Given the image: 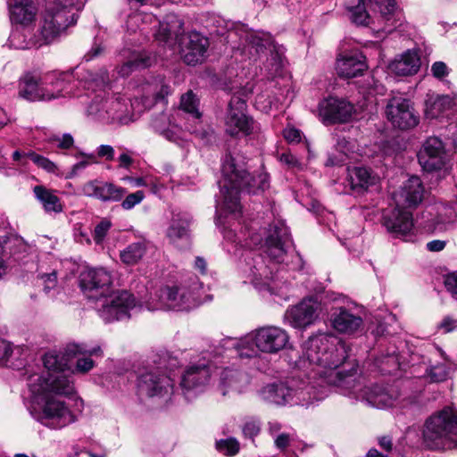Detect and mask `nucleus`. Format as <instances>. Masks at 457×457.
Returning <instances> with one entry per match:
<instances>
[{
	"label": "nucleus",
	"mask_w": 457,
	"mask_h": 457,
	"mask_svg": "<svg viewBox=\"0 0 457 457\" xmlns=\"http://www.w3.org/2000/svg\"><path fill=\"white\" fill-rule=\"evenodd\" d=\"M71 79L72 74L69 72H52L45 75L43 77L45 95H50L46 96L45 101L75 95L72 91Z\"/></svg>",
	"instance_id": "25"
},
{
	"label": "nucleus",
	"mask_w": 457,
	"mask_h": 457,
	"mask_svg": "<svg viewBox=\"0 0 457 457\" xmlns=\"http://www.w3.org/2000/svg\"><path fill=\"white\" fill-rule=\"evenodd\" d=\"M47 142L55 145L61 150H70L74 145V138L70 133L50 135Z\"/></svg>",
	"instance_id": "50"
},
{
	"label": "nucleus",
	"mask_w": 457,
	"mask_h": 457,
	"mask_svg": "<svg viewBox=\"0 0 457 457\" xmlns=\"http://www.w3.org/2000/svg\"><path fill=\"white\" fill-rule=\"evenodd\" d=\"M383 224L388 232L396 237L409 234L413 228L412 213L404 207L395 205L383 215Z\"/></svg>",
	"instance_id": "24"
},
{
	"label": "nucleus",
	"mask_w": 457,
	"mask_h": 457,
	"mask_svg": "<svg viewBox=\"0 0 457 457\" xmlns=\"http://www.w3.org/2000/svg\"><path fill=\"white\" fill-rule=\"evenodd\" d=\"M201 289L202 284L194 277L189 281L162 287L155 298L145 303V307L148 311H187L200 303Z\"/></svg>",
	"instance_id": "5"
},
{
	"label": "nucleus",
	"mask_w": 457,
	"mask_h": 457,
	"mask_svg": "<svg viewBox=\"0 0 457 457\" xmlns=\"http://www.w3.org/2000/svg\"><path fill=\"white\" fill-rule=\"evenodd\" d=\"M417 156L422 169L428 172L442 170L449 161L445 144L437 137L426 139Z\"/></svg>",
	"instance_id": "18"
},
{
	"label": "nucleus",
	"mask_w": 457,
	"mask_h": 457,
	"mask_svg": "<svg viewBox=\"0 0 457 457\" xmlns=\"http://www.w3.org/2000/svg\"><path fill=\"white\" fill-rule=\"evenodd\" d=\"M181 132L180 128L177 124L171 125L165 131L162 133V135L166 137L168 140L172 142H177L179 138V134Z\"/></svg>",
	"instance_id": "63"
},
{
	"label": "nucleus",
	"mask_w": 457,
	"mask_h": 457,
	"mask_svg": "<svg viewBox=\"0 0 457 457\" xmlns=\"http://www.w3.org/2000/svg\"><path fill=\"white\" fill-rule=\"evenodd\" d=\"M88 87L91 84H95L96 87H104L109 83L108 73L105 70H101L98 73H93L92 71H87L86 74L81 78Z\"/></svg>",
	"instance_id": "51"
},
{
	"label": "nucleus",
	"mask_w": 457,
	"mask_h": 457,
	"mask_svg": "<svg viewBox=\"0 0 457 457\" xmlns=\"http://www.w3.org/2000/svg\"><path fill=\"white\" fill-rule=\"evenodd\" d=\"M101 182L91 180L84 184L81 187V193L88 197L98 198Z\"/></svg>",
	"instance_id": "59"
},
{
	"label": "nucleus",
	"mask_w": 457,
	"mask_h": 457,
	"mask_svg": "<svg viewBox=\"0 0 457 457\" xmlns=\"http://www.w3.org/2000/svg\"><path fill=\"white\" fill-rule=\"evenodd\" d=\"M145 197L144 191L137 190L134 193L129 194L121 202L122 209L129 211L136 205L139 204Z\"/></svg>",
	"instance_id": "54"
},
{
	"label": "nucleus",
	"mask_w": 457,
	"mask_h": 457,
	"mask_svg": "<svg viewBox=\"0 0 457 457\" xmlns=\"http://www.w3.org/2000/svg\"><path fill=\"white\" fill-rule=\"evenodd\" d=\"M358 4L356 6L349 7V12H351V20L353 23L357 25H364L367 26L370 22V16L365 10L362 0H357Z\"/></svg>",
	"instance_id": "48"
},
{
	"label": "nucleus",
	"mask_w": 457,
	"mask_h": 457,
	"mask_svg": "<svg viewBox=\"0 0 457 457\" xmlns=\"http://www.w3.org/2000/svg\"><path fill=\"white\" fill-rule=\"evenodd\" d=\"M80 155L83 156L85 159L75 163L71 167L70 172L66 176L67 179H71L78 176L82 170L86 169L89 165L90 161L95 162V156L93 154H80Z\"/></svg>",
	"instance_id": "56"
},
{
	"label": "nucleus",
	"mask_w": 457,
	"mask_h": 457,
	"mask_svg": "<svg viewBox=\"0 0 457 457\" xmlns=\"http://www.w3.org/2000/svg\"><path fill=\"white\" fill-rule=\"evenodd\" d=\"M87 0H55L42 13L39 31L42 44H48L75 25Z\"/></svg>",
	"instance_id": "4"
},
{
	"label": "nucleus",
	"mask_w": 457,
	"mask_h": 457,
	"mask_svg": "<svg viewBox=\"0 0 457 457\" xmlns=\"http://www.w3.org/2000/svg\"><path fill=\"white\" fill-rule=\"evenodd\" d=\"M326 395L325 392L317 389L309 382L298 383L294 378L287 383L267 385L260 391L263 401L277 405L293 403L308 406L314 401L322 400Z\"/></svg>",
	"instance_id": "6"
},
{
	"label": "nucleus",
	"mask_w": 457,
	"mask_h": 457,
	"mask_svg": "<svg viewBox=\"0 0 457 457\" xmlns=\"http://www.w3.org/2000/svg\"><path fill=\"white\" fill-rule=\"evenodd\" d=\"M276 265L270 261L267 263L263 255L248 253L242 267V272L246 279L256 287H269L274 277Z\"/></svg>",
	"instance_id": "16"
},
{
	"label": "nucleus",
	"mask_w": 457,
	"mask_h": 457,
	"mask_svg": "<svg viewBox=\"0 0 457 457\" xmlns=\"http://www.w3.org/2000/svg\"><path fill=\"white\" fill-rule=\"evenodd\" d=\"M453 104L454 100L449 96H430L426 100L425 116L431 120L447 116Z\"/></svg>",
	"instance_id": "37"
},
{
	"label": "nucleus",
	"mask_w": 457,
	"mask_h": 457,
	"mask_svg": "<svg viewBox=\"0 0 457 457\" xmlns=\"http://www.w3.org/2000/svg\"><path fill=\"white\" fill-rule=\"evenodd\" d=\"M303 357L310 365H317L316 373L328 385L339 386L343 381L342 355L326 336L309 337L303 346Z\"/></svg>",
	"instance_id": "3"
},
{
	"label": "nucleus",
	"mask_w": 457,
	"mask_h": 457,
	"mask_svg": "<svg viewBox=\"0 0 457 457\" xmlns=\"http://www.w3.org/2000/svg\"><path fill=\"white\" fill-rule=\"evenodd\" d=\"M215 449L224 456L233 457L240 451V443L235 437H227L216 440Z\"/></svg>",
	"instance_id": "46"
},
{
	"label": "nucleus",
	"mask_w": 457,
	"mask_h": 457,
	"mask_svg": "<svg viewBox=\"0 0 457 457\" xmlns=\"http://www.w3.org/2000/svg\"><path fill=\"white\" fill-rule=\"evenodd\" d=\"M246 102L238 96H233L228 103L225 120L226 131L231 136L245 135L253 130V120L246 113Z\"/></svg>",
	"instance_id": "19"
},
{
	"label": "nucleus",
	"mask_w": 457,
	"mask_h": 457,
	"mask_svg": "<svg viewBox=\"0 0 457 457\" xmlns=\"http://www.w3.org/2000/svg\"><path fill=\"white\" fill-rule=\"evenodd\" d=\"M357 87L360 88H367L372 90L377 94H383L384 86L374 78L373 75L368 74L366 77L361 79H358L354 82Z\"/></svg>",
	"instance_id": "52"
},
{
	"label": "nucleus",
	"mask_w": 457,
	"mask_h": 457,
	"mask_svg": "<svg viewBox=\"0 0 457 457\" xmlns=\"http://www.w3.org/2000/svg\"><path fill=\"white\" fill-rule=\"evenodd\" d=\"M98 97L89 106L90 114L110 123L128 124L132 120L131 104L129 99L120 95L100 100Z\"/></svg>",
	"instance_id": "12"
},
{
	"label": "nucleus",
	"mask_w": 457,
	"mask_h": 457,
	"mask_svg": "<svg viewBox=\"0 0 457 457\" xmlns=\"http://www.w3.org/2000/svg\"><path fill=\"white\" fill-rule=\"evenodd\" d=\"M171 389V379L157 370L144 372L137 378V391L141 397L161 396L169 394Z\"/></svg>",
	"instance_id": "21"
},
{
	"label": "nucleus",
	"mask_w": 457,
	"mask_h": 457,
	"mask_svg": "<svg viewBox=\"0 0 457 457\" xmlns=\"http://www.w3.org/2000/svg\"><path fill=\"white\" fill-rule=\"evenodd\" d=\"M431 73L437 79H443L449 74V68L444 62H435L431 66Z\"/></svg>",
	"instance_id": "60"
},
{
	"label": "nucleus",
	"mask_w": 457,
	"mask_h": 457,
	"mask_svg": "<svg viewBox=\"0 0 457 457\" xmlns=\"http://www.w3.org/2000/svg\"><path fill=\"white\" fill-rule=\"evenodd\" d=\"M424 193L420 179L412 176L393 193L392 198L398 207L415 208L422 202Z\"/></svg>",
	"instance_id": "22"
},
{
	"label": "nucleus",
	"mask_w": 457,
	"mask_h": 457,
	"mask_svg": "<svg viewBox=\"0 0 457 457\" xmlns=\"http://www.w3.org/2000/svg\"><path fill=\"white\" fill-rule=\"evenodd\" d=\"M33 191L37 199L42 204L46 212H60L62 211L60 199L53 191L43 186H36Z\"/></svg>",
	"instance_id": "40"
},
{
	"label": "nucleus",
	"mask_w": 457,
	"mask_h": 457,
	"mask_svg": "<svg viewBox=\"0 0 457 457\" xmlns=\"http://www.w3.org/2000/svg\"><path fill=\"white\" fill-rule=\"evenodd\" d=\"M420 67V59L416 51L408 50L396 57L389 65L390 71L397 76H412Z\"/></svg>",
	"instance_id": "32"
},
{
	"label": "nucleus",
	"mask_w": 457,
	"mask_h": 457,
	"mask_svg": "<svg viewBox=\"0 0 457 457\" xmlns=\"http://www.w3.org/2000/svg\"><path fill=\"white\" fill-rule=\"evenodd\" d=\"M151 65V59L141 54H134L129 60L118 67V73L121 77H127L137 69L146 68Z\"/></svg>",
	"instance_id": "43"
},
{
	"label": "nucleus",
	"mask_w": 457,
	"mask_h": 457,
	"mask_svg": "<svg viewBox=\"0 0 457 457\" xmlns=\"http://www.w3.org/2000/svg\"><path fill=\"white\" fill-rule=\"evenodd\" d=\"M386 117L394 128L406 130L416 127L420 116L410 99L403 94L392 92L386 106Z\"/></svg>",
	"instance_id": "14"
},
{
	"label": "nucleus",
	"mask_w": 457,
	"mask_h": 457,
	"mask_svg": "<svg viewBox=\"0 0 457 457\" xmlns=\"http://www.w3.org/2000/svg\"><path fill=\"white\" fill-rule=\"evenodd\" d=\"M189 222V217L186 213H173L166 231V236L172 244L178 245L180 241H187Z\"/></svg>",
	"instance_id": "35"
},
{
	"label": "nucleus",
	"mask_w": 457,
	"mask_h": 457,
	"mask_svg": "<svg viewBox=\"0 0 457 457\" xmlns=\"http://www.w3.org/2000/svg\"><path fill=\"white\" fill-rule=\"evenodd\" d=\"M242 431L245 437L253 439L261 431V422L258 420L250 419L245 422Z\"/></svg>",
	"instance_id": "55"
},
{
	"label": "nucleus",
	"mask_w": 457,
	"mask_h": 457,
	"mask_svg": "<svg viewBox=\"0 0 457 457\" xmlns=\"http://www.w3.org/2000/svg\"><path fill=\"white\" fill-rule=\"evenodd\" d=\"M444 283L449 292L457 295V272H453L445 276Z\"/></svg>",
	"instance_id": "64"
},
{
	"label": "nucleus",
	"mask_w": 457,
	"mask_h": 457,
	"mask_svg": "<svg viewBox=\"0 0 457 457\" xmlns=\"http://www.w3.org/2000/svg\"><path fill=\"white\" fill-rule=\"evenodd\" d=\"M367 313L362 305L345 296V337H360L366 332Z\"/></svg>",
	"instance_id": "26"
},
{
	"label": "nucleus",
	"mask_w": 457,
	"mask_h": 457,
	"mask_svg": "<svg viewBox=\"0 0 457 457\" xmlns=\"http://www.w3.org/2000/svg\"><path fill=\"white\" fill-rule=\"evenodd\" d=\"M99 316L105 322L122 320L130 317L136 307L135 298L128 291H111L96 302Z\"/></svg>",
	"instance_id": "13"
},
{
	"label": "nucleus",
	"mask_w": 457,
	"mask_h": 457,
	"mask_svg": "<svg viewBox=\"0 0 457 457\" xmlns=\"http://www.w3.org/2000/svg\"><path fill=\"white\" fill-rule=\"evenodd\" d=\"M111 226V221L107 220H103L100 223H98L96 226L94 230V240L97 244H100L104 240Z\"/></svg>",
	"instance_id": "58"
},
{
	"label": "nucleus",
	"mask_w": 457,
	"mask_h": 457,
	"mask_svg": "<svg viewBox=\"0 0 457 457\" xmlns=\"http://www.w3.org/2000/svg\"><path fill=\"white\" fill-rule=\"evenodd\" d=\"M212 372L209 366L197 364L189 366L181 379V387L185 393L194 390H201L211 378Z\"/></svg>",
	"instance_id": "30"
},
{
	"label": "nucleus",
	"mask_w": 457,
	"mask_h": 457,
	"mask_svg": "<svg viewBox=\"0 0 457 457\" xmlns=\"http://www.w3.org/2000/svg\"><path fill=\"white\" fill-rule=\"evenodd\" d=\"M351 187L355 189H367L376 184L378 178L365 167H355L349 170Z\"/></svg>",
	"instance_id": "39"
},
{
	"label": "nucleus",
	"mask_w": 457,
	"mask_h": 457,
	"mask_svg": "<svg viewBox=\"0 0 457 457\" xmlns=\"http://www.w3.org/2000/svg\"><path fill=\"white\" fill-rule=\"evenodd\" d=\"M9 11L12 22L28 25L35 20L37 8L31 0H11Z\"/></svg>",
	"instance_id": "34"
},
{
	"label": "nucleus",
	"mask_w": 457,
	"mask_h": 457,
	"mask_svg": "<svg viewBox=\"0 0 457 457\" xmlns=\"http://www.w3.org/2000/svg\"><path fill=\"white\" fill-rule=\"evenodd\" d=\"M222 179L220 181L221 202L217 200V209L220 208L237 215L241 211L239 195L246 190L255 194L268 187V175L260 173L258 177L250 175L245 163L238 162L232 155H227L222 163Z\"/></svg>",
	"instance_id": "1"
},
{
	"label": "nucleus",
	"mask_w": 457,
	"mask_h": 457,
	"mask_svg": "<svg viewBox=\"0 0 457 457\" xmlns=\"http://www.w3.org/2000/svg\"><path fill=\"white\" fill-rule=\"evenodd\" d=\"M79 285L86 296L96 302L112 291V278L104 269H87L80 273Z\"/></svg>",
	"instance_id": "17"
},
{
	"label": "nucleus",
	"mask_w": 457,
	"mask_h": 457,
	"mask_svg": "<svg viewBox=\"0 0 457 457\" xmlns=\"http://www.w3.org/2000/svg\"><path fill=\"white\" fill-rule=\"evenodd\" d=\"M35 395L37 404L31 414L43 425L61 428L75 421V415L58 396L46 393Z\"/></svg>",
	"instance_id": "9"
},
{
	"label": "nucleus",
	"mask_w": 457,
	"mask_h": 457,
	"mask_svg": "<svg viewBox=\"0 0 457 457\" xmlns=\"http://www.w3.org/2000/svg\"><path fill=\"white\" fill-rule=\"evenodd\" d=\"M173 124L174 122L171 120L170 116L165 112H161L154 117L151 122L153 129L160 134H162Z\"/></svg>",
	"instance_id": "53"
},
{
	"label": "nucleus",
	"mask_w": 457,
	"mask_h": 457,
	"mask_svg": "<svg viewBox=\"0 0 457 457\" xmlns=\"http://www.w3.org/2000/svg\"><path fill=\"white\" fill-rule=\"evenodd\" d=\"M68 356L78 357L73 374H86L95 367V361L91 359L93 355H101L100 346L87 349L83 345L70 344L66 347Z\"/></svg>",
	"instance_id": "29"
},
{
	"label": "nucleus",
	"mask_w": 457,
	"mask_h": 457,
	"mask_svg": "<svg viewBox=\"0 0 457 457\" xmlns=\"http://www.w3.org/2000/svg\"><path fill=\"white\" fill-rule=\"evenodd\" d=\"M345 79L356 78L367 70L365 56L360 52L345 53Z\"/></svg>",
	"instance_id": "38"
},
{
	"label": "nucleus",
	"mask_w": 457,
	"mask_h": 457,
	"mask_svg": "<svg viewBox=\"0 0 457 457\" xmlns=\"http://www.w3.org/2000/svg\"><path fill=\"white\" fill-rule=\"evenodd\" d=\"M341 100L334 96L325 98L319 104L320 116L326 125L341 123L343 120Z\"/></svg>",
	"instance_id": "36"
},
{
	"label": "nucleus",
	"mask_w": 457,
	"mask_h": 457,
	"mask_svg": "<svg viewBox=\"0 0 457 457\" xmlns=\"http://www.w3.org/2000/svg\"><path fill=\"white\" fill-rule=\"evenodd\" d=\"M427 353V355L422 356V364L425 366V372L422 377L429 383L445 381L449 376V367L445 362L434 361L436 356H441L445 360L444 352L438 347L430 346Z\"/></svg>",
	"instance_id": "27"
},
{
	"label": "nucleus",
	"mask_w": 457,
	"mask_h": 457,
	"mask_svg": "<svg viewBox=\"0 0 457 457\" xmlns=\"http://www.w3.org/2000/svg\"><path fill=\"white\" fill-rule=\"evenodd\" d=\"M127 190L112 183L101 182L98 200L103 202H120L123 199Z\"/></svg>",
	"instance_id": "42"
},
{
	"label": "nucleus",
	"mask_w": 457,
	"mask_h": 457,
	"mask_svg": "<svg viewBox=\"0 0 457 457\" xmlns=\"http://www.w3.org/2000/svg\"><path fill=\"white\" fill-rule=\"evenodd\" d=\"M289 337L286 330L276 326L260 328L238 340H233L232 345L240 357L250 358L257 354V351L276 353L285 348Z\"/></svg>",
	"instance_id": "8"
},
{
	"label": "nucleus",
	"mask_w": 457,
	"mask_h": 457,
	"mask_svg": "<svg viewBox=\"0 0 457 457\" xmlns=\"http://www.w3.org/2000/svg\"><path fill=\"white\" fill-rule=\"evenodd\" d=\"M29 388L33 395L54 394L69 395L74 392L73 382L65 370L49 373L46 376H33L30 378Z\"/></svg>",
	"instance_id": "15"
},
{
	"label": "nucleus",
	"mask_w": 457,
	"mask_h": 457,
	"mask_svg": "<svg viewBox=\"0 0 457 457\" xmlns=\"http://www.w3.org/2000/svg\"><path fill=\"white\" fill-rule=\"evenodd\" d=\"M209 46L208 39L198 32H190L182 40L181 54L184 62L195 65L203 61Z\"/></svg>",
	"instance_id": "28"
},
{
	"label": "nucleus",
	"mask_w": 457,
	"mask_h": 457,
	"mask_svg": "<svg viewBox=\"0 0 457 457\" xmlns=\"http://www.w3.org/2000/svg\"><path fill=\"white\" fill-rule=\"evenodd\" d=\"M293 437L290 434L280 433L274 437V444L278 450L284 451L289 445Z\"/></svg>",
	"instance_id": "62"
},
{
	"label": "nucleus",
	"mask_w": 457,
	"mask_h": 457,
	"mask_svg": "<svg viewBox=\"0 0 457 457\" xmlns=\"http://www.w3.org/2000/svg\"><path fill=\"white\" fill-rule=\"evenodd\" d=\"M320 303L312 298L304 299L286 312V319L294 328H305L318 318Z\"/></svg>",
	"instance_id": "23"
},
{
	"label": "nucleus",
	"mask_w": 457,
	"mask_h": 457,
	"mask_svg": "<svg viewBox=\"0 0 457 457\" xmlns=\"http://www.w3.org/2000/svg\"><path fill=\"white\" fill-rule=\"evenodd\" d=\"M249 382L246 373L227 369L221 372L219 388L221 395L226 396L230 393H241Z\"/></svg>",
	"instance_id": "31"
},
{
	"label": "nucleus",
	"mask_w": 457,
	"mask_h": 457,
	"mask_svg": "<svg viewBox=\"0 0 457 457\" xmlns=\"http://www.w3.org/2000/svg\"><path fill=\"white\" fill-rule=\"evenodd\" d=\"M358 364L346 361L345 357V396H353L356 400L366 401L368 404L378 409L404 407L416 400V395H408L405 391L410 381L403 384V392L399 385H374L363 388L360 379L356 378Z\"/></svg>",
	"instance_id": "2"
},
{
	"label": "nucleus",
	"mask_w": 457,
	"mask_h": 457,
	"mask_svg": "<svg viewBox=\"0 0 457 457\" xmlns=\"http://www.w3.org/2000/svg\"><path fill=\"white\" fill-rule=\"evenodd\" d=\"M423 438L430 449L446 450L457 447V410L445 407L430 416L424 426Z\"/></svg>",
	"instance_id": "7"
},
{
	"label": "nucleus",
	"mask_w": 457,
	"mask_h": 457,
	"mask_svg": "<svg viewBox=\"0 0 457 457\" xmlns=\"http://www.w3.org/2000/svg\"><path fill=\"white\" fill-rule=\"evenodd\" d=\"M168 21H160L151 13L137 12L129 16L127 27L135 32L138 27L139 30L146 34L149 30L154 29L153 36L155 40L169 43L172 35H177L175 29H180L182 23L176 20L175 16L167 17Z\"/></svg>",
	"instance_id": "10"
},
{
	"label": "nucleus",
	"mask_w": 457,
	"mask_h": 457,
	"mask_svg": "<svg viewBox=\"0 0 457 457\" xmlns=\"http://www.w3.org/2000/svg\"><path fill=\"white\" fill-rule=\"evenodd\" d=\"M145 253V245L137 242L129 245L120 252V257L123 263L127 265H134L137 263Z\"/></svg>",
	"instance_id": "44"
},
{
	"label": "nucleus",
	"mask_w": 457,
	"mask_h": 457,
	"mask_svg": "<svg viewBox=\"0 0 457 457\" xmlns=\"http://www.w3.org/2000/svg\"><path fill=\"white\" fill-rule=\"evenodd\" d=\"M198 104V99L191 90L181 96L179 104L180 109L190 114L195 119H199L201 117Z\"/></svg>",
	"instance_id": "47"
},
{
	"label": "nucleus",
	"mask_w": 457,
	"mask_h": 457,
	"mask_svg": "<svg viewBox=\"0 0 457 457\" xmlns=\"http://www.w3.org/2000/svg\"><path fill=\"white\" fill-rule=\"evenodd\" d=\"M373 3L380 12L381 18L386 21V26L383 30L386 32H392L393 28L395 27L396 20L395 19V0H370Z\"/></svg>",
	"instance_id": "41"
},
{
	"label": "nucleus",
	"mask_w": 457,
	"mask_h": 457,
	"mask_svg": "<svg viewBox=\"0 0 457 457\" xmlns=\"http://www.w3.org/2000/svg\"><path fill=\"white\" fill-rule=\"evenodd\" d=\"M290 244V233L283 222L270 226L265 241L266 253L270 260L277 263L283 262Z\"/></svg>",
	"instance_id": "20"
},
{
	"label": "nucleus",
	"mask_w": 457,
	"mask_h": 457,
	"mask_svg": "<svg viewBox=\"0 0 457 457\" xmlns=\"http://www.w3.org/2000/svg\"><path fill=\"white\" fill-rule=\"evenodd\" d=\"M245 43L243 53L250 59L256 60L267 51L270 52V58L267 60V70L270 76H276L281 70V56L273 51L272 37L262 31H247L244 37Z\"/></svg>",
	"instance_id": "11"
},
{
	"label": "nucleus",
	"mask_w": 457,
	"mask_h": 457,
	"mask_svg": "<svg viewBox=\"0 0 457 457\" xmlns=\"http://www.w3.org/2000/svg\"><path fill=\"white\" fill-rule=\"evenodd\" d=\"M335 152L328 153V158L326 162L327 166L340 165L341 156L343 154V146L339 137L336 138Z\"/></svg>",
	"instance_id": "57"
},
{
	"label": "nucleus",
	"mask_w": 457,
	"mask_h": 457,
	"mask_svg": "<svg viewBox=\"0 0 457 457\" xmlns=\"http://www.w3.org/2000/svg\"><path fill=\"white\" fill-rule=\"evenodd\" d=\"M43 361L44 366L47 370V374L65 370L68 366L67 358L56 352L46 353Z\"/></svg>",
	"instance_id": "45"
},
{
	"label": "nucleus",
	"mask_w": 457,
	"mask_h": 457,
	"mask_svg": "<svg viewBox=\"0 0 457 457\" xmlns=\"http://www.w3.org/2000/svg\"><path fill=\"white\" fill-rule=\"evenodd\" d=\"M12 353V347L10 342L0 339V365L7 361Z\"/></svg>",
	"instance_id": "61"
},
{
	"label": "nucleus",
	"mask_w": 457,
	"mask_h": 457,
	"mask_svg": "<svg viewBox=\"0 0 457 457\" xmlns=\"http://www.w3.org/2000/svg\"><path fill=\"white\" fill-rule=\"evenodd\" d=\"M24 155L28 156L38 168L45 170L49 173L57 171V165L48 158L30 151Z\"/></svg>",
	"instance_id": "49"
},
{
	"label": "nucleus",
	"mask_w": 457,
	"mask_h": 457,
	"mask_svg": "<svg viewBox=\"0 0 457 457\" xmlns=\"http://www.w3.org/2000/svg\"><path fill=\"white\" fill-rule=\"evenodd\" d=\"M19 95L29 101H45V96H48L45 95L43 78H37L30 73L21 79Z\"/></svg>",
	"instance_id": "33"
}]
</instances>
